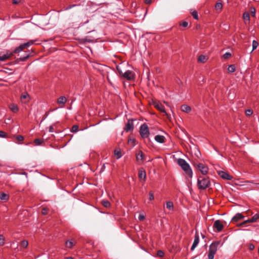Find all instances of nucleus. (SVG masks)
I'll return each instance as SVG.
<instances>
[{
  "label": "nucleus",
  "mask_w": 259,
  "mask_h": 259,
  "mask_svg": "<svg viewBox=\"0 0 259 259\" xmlns=\"http://www.w3.org/2000/svg\"><path fill=\"white\" fill-rule=\"evenodd\" d=\"M177 163L178 165L182 168V169L185 171L186 174H187L190 178H192V170L189 163H187L185 160L182 158H179L178 159Z\"/></svg>",
  "instance_id": "obj_1"
},
{
  "label": "nucleus",
  "mask_w": 259,
  "mask_h": 259,
  "mask_svg": "<svg viewBox=\"0 0 259 259\" xmlns=\"http://www.w3.org/2000/svg\"><path fill=\"white\" fill-rule=\"evenodd\" d=\"M209 178L199 177L197 180V186L199 189L204 190L210 186Z\"/></svg>",
  "instance_id": "obj_2"
},
{
  "label": "nucleus",
  "mask_w": 259,
  "mask_h": 259,
  "mask_svg": "<svg viewBox=\"0 0 259 259\" xmlns=\"http://www.w3.org/2000/svg\"><path fill=\"white\" fill-rule=\"evenodd\" d=\"M220 243V241H214L209 245L208 253V259H213L214 255L218 249Z\"/></svg>",
  "instance_id": "obj_3"
},
{
  "label": "nucleus",
  "mask_w": 259,
  "mask_h": 259,
  "mask_svg": "<svg viewBox=\"0 0 259 259\" xmlns=\"http://www.w3.org/2000/svg\"><path fill=\"white\" fill-rule=\"evenodd\" d=\"M139 132L141 136L144 139L149 137L150 133L149 127L146 123H144L141 125Z\"/></svg>",
  "instance_id": "obj_4"
},
{
  "label": "nucleus",
  "mask_w": 259,
  "mask_h": 259,
  "mask_svg": "<svg viewBox=\"0 0 259 259\" xmlns=\"http://www.w3.org/2000/svg\"><path fill=\"white\" fill-rule=\"evenodd\" d=\"M193 165L199 170L202 175H205L208 173V168L206 165L201 163H194Z\"/></svg>",
  "instance_id": "obj_5"
},
{
  "label": "nucleus",
  "mask_w": 259,
  "mask_h": 259,
  "mask_svg": "<svg viewBox=\"0 0 259 259\" xmlns=\"http://www.w3.org/2000/svg\"><path fill=\"white\" fill-rule=\"evenodd\" d=\"M34 41L31 40L26 43L21 44L18 47L16 48L13 53H20V52L22 51L24 49L27 48L29 47V46L32 45L34 44Z\"/></svg>",
  "instance_id": "obj_6"
},
{
  "label": "nucleus",
  "mask_w": 259,
  "mask_h": 259,
  "mask_svg": "<svg viewBox=\"0 0 259 259\" xmlns=\"http://www.w3.org/2000/svg\"><path fill=\"white\" fill-rule=\"evenodd\" d=\"M145 160L143 152L140 150L136 153V160L139 164H141Z\"/></svg>",
  "instance_id": "obj_7"
},
{
  "label": "nucleus",
  "mask_w": 259,
  "mask_h": 259,
  "mask_svg": "<svg viewBox=\"0 0 259 259\" xmlns=\"http://www.w3.org/2000/svg\"><path fill=\"white\" fill-rule=\"evenodd\" d=\"M218 174L219 176L223 179L231 180L233 179V177L226 171L220 170L218 171Z\"/></svg>",
  "instance_id": "obj_8"
},
{
  "label": "nucleus",
  "mask_w": 259,
  "mask_h": 259,
  "mask_svg": "<svg viewBox=\"0 0 259 259\" xmlns=\"http://www.w3.org/2000/svg\"><path fill=\"white\" fill-rule=\"evenodd\" d=\"M133 130H134L133 120V119H128L127 123L125 125L124 130L126 132H128L130 131H133Z\"/></svg>",
  "instance_id": "obj_9"
},
{
  "label": "nucleus",
  "mask_w": 259,
  "mask_h": 259,
  "mask_svg": "<svg viewBox=\"0 0 259 259\" xmlns=\"http://www.w3.org/2000/svg\"><path fill=\"white\" fill-rule=\"evenodd\" d=\"M154 107L158 109V110L160 111L162 113H164V115H167V113L165 110L164 106L159 102H155L154 103Z\"/></svg>",
  "instance_id": "obj_10"
},
{
  "label": "nucleus",
  "mask_w": 259,
  "mask_h": 259,
  "mask_svg": "<svg viewBox=\"0 0 259 259\" xmlns=\"http://www.w3.org/2000/svg\"><path fill=\"white\" fill-rule=\"evenodd\" d=\"M213 227L219 232L223 230L224 226L220 220H217L213 224Z\"/></svg>",
  "instance_id": "obj_11"
},
{
  "label": "nucleus",
  "mask_w": 259,
  "mask_h": 259,
  "mask_svg": "<svg viewBox=\"0 0 259 259\" xmlns=\"http://www.w3.org/2000/svg\"><path fill=\"white\" fill-rule=\"evenodd\" d=\"M199 242V236L198 234V233L196 232L194 237V240L193 242V243L191 247V250H193L195 249V248L196 247V246L198 245V243Z\"/></svg>",
  "instance_id": "obj_12"
},
{
  "label": "nucleus",
  "mask_w": 259,
  "mask_h": 259,
  "mask_svg": "<svg viewBox=\"0 0 259 259\" xmlns=\"http://www.w3.org/2000/svg\"><path fill=\"white\" fill-rule=\"evenodd\" d=\"M13 54V53L7 52L6 54H3L0 53V61H4L9 59Z\"/></svg>",
  "instance_id": "obj_13"
},
{
  "label": "nucleus",
  "mask_w": 259,
  "mask_h": 259,
  "mask_svg": "<svg viewBox=\"0 0 259 259\" xmlns=\"http://www.w3.org/2000/svg\"><path fill=\"white\" fill-rule=\"evenodd\" d=\"M123 76L127 80H131L134 77L132 71L131 70L126 71L123 74Z\"/></svg>",
  "instance_id": "obj_14"
},
{
  "label": "nucleus",
  "mask_w": 259,
  "mask_h": 259,
  "mask_svg": "<svg viewBox=\"0 0 259 259\" xmlns=\"http://www.w3.org/2000/svg\"><path fill=\"white\" fill-rule=\"evenodd\" d=\"M76 244V241L74 239L68 240L65 242V246L67 248H71Z\"/></svg>",
  "instance_id": "obj_15"
},
{
  "label": "nucleus",
  "mask_w": 259,
  "mask_h": 259,
  "mask_svg": "<svg viewBox=\"0 0 259 259\" xmlns=\"http://www.w3.org/2000/svg\"><path fill=\"white\" fill-rule=\"evenodd\" d=\"M138 177L140 179H143L144 181H145L146 178V174L145 170L143 168L139 169Z\"/></svg>",
  "instance_id": "obj_16"
},
{
  "label": "nucleus",
  "mask_w": 259,
  "mask_h": 259,
  "mask_svg": "<svg viewBox=\"0 0 259 259\" xmlns=\"http://www.w3.org/2000/svg\"><path fill=\"white\" fill-rule=\"evenodd\" d=\"M244 218V216L240 213H238L236 214L235 216L232 219V222L233 223H236L239 220H241Z\"/></svg>",
  "instance_id": "obj_17"
},
{
  "label": "nucleus",
  "mask_w": 259,
  "mask_h": 259,
  "mask_svg": "<svg viewBox=\"0 0 259 259\" xmlns=\"http://www.w3.org/2000/svg\"><path fill=\"white\" fill-rule=\"evenodd\" d=\"M154 139L156 142L159 143H163L165 142V137L162 135H156Z\"/></svg>",
  "instance_id": "obj_18"
},
{
  "label": "nucleus",
  "mask_w": 259,
  "mask_h": 259,
  "mask_svg": "<svg viewBox=\"0 0 259 259\" xmlns=\"http://www.w3.org/2000/svg\"><path fill=\"white\" fill-rule=\"evenodd\" d=\"M208 59V57L207 56L201 55L198 58V62L200 63H204L206 62Z\"/></svg>",
  "instance_id": "obj_19"
},
{
  "label": "nucleus",
  "mask_w": 259,
  "mask_h": 259,
  "mask_svg": "<svg viewBox=\"0 0 259 259\" xmlns=\"http://www.w3.org/2000/svg\"><path fill=\"white\" fill-rule=\"evenodd\" d=\"M10 109L14 113H17L19 111V108L16 104H11L9 106Z\"/></svg>",
  "instance_id": "obj_20"
},
{
  "label": "nucleus",
  "mask_w": 259,
  "mask_h": 259,
  "mask_svg": "<svg viewBox=\"0 0 259 259\" xmlns=\"http://www.w3.org/2000/svg\"><path fill=\"white\" fill-rule=\"evenodd\" d=\"M181 109L183 112H184L186 113H189L191 110V107L187 105H185V104L182 105Z\"/></svg>",
  "instance_id": "obj_21"
},
{
  "label": "nucleus",
  "mask_w": 259,
  "mask_h": 259,
  "mask_svg": "<svg viewBox=\"0 0 259 259\" xmlns=\"http://www.w3.org/2000/svg\"><path fill=\"white\" fill-rule=\"evenodd\" d=\"M67 102V99L64 96H61L57 100V103L60 105H64Z\"/></svg>",
  "instance_id": "obj_22"
},
{
  "label": "nucleus",
  "mask_w": 259,
  "mask_h": 259,
  "mask_svg": "<svg viewBox=\"0 0 259 259\" xmlns=\"http://www.w3.org/2000/svg\"><path fill=\"white\" fill-rule=\"evenodd\" d=\"M29 95L27 93H25L21 96V100L24 103L29 101Z\"/></svg>",
  "instance_id": "obj_23"
},
{
  "label": "nucleus",
  "mask_w": 259,
  "mask_h": 259,
  "mask_svg": "<svg viewBox=\"0 0 259 259\" xmlns=\"http://www.w3.org/2000/svg\"><path fill=\"white\" fill-rule=\"evenodd\" d=\"M223 8V4L221 3H217L215 5V9L218 11V13L221 12Z\"/></svg>",
  "instance_id": "obj_24"
},
{
  "label": "nucleus",
  "mask_w": 259,
  "mask_h": 259,
  "mask_svg": "<svg viewBox=\"0 0 259 259\" xmlns=\"http://www.w3.org/2000/svg\"><path fill=\"white\" fill-rule=\"evenodd\" d=\"M9 196L5 193H0V199L2 200H8Z\"/></svg>",
  "instance_id": "obj_25"
},
{
  "label": "nucleus",
  "mask_w": 259,
  "mask_h": 259,
  "mask_svg": "<svg viewBox=\"0 0 259 259\" xmlns=\"http://www.w3.org/2000/svg\"><path fill=\"white\" fill-rule=\"evenodd\" d=\"M166 207L169 210L174 209V204L171 201H167L166 203Z\"/></svg>",
  "instance_id": "obj_26"
},
{
  "label": "nucleus",
  "mask_w": 259,
  "mask_h": 259,
  "mask_svg": "<svg viewBox=\"0 0 259 259\" xmlns=\"http://www.w3.org/2000/svg\"><path fill=\"white\" fill-rule=\"evenodd\" d=\"M44 142V140L41 139H36L34 140V144L35 146H39Z\"/></svg>",
  "instance_id": "obj_27"
},
{
  "label": "nucleus",
  "mask_w": 259,
  "mask_h": 259,
  "mask_svg": "<svg viewBox=\"0 0 259 259\" xmlns=\"http://www.w3.org/2000/svg\"><path fill=\"white\" fill-rule=\"evenodd\" d=\"M101 204L105 207H109L110 206V203L107 200H103L101 201Z\"/></svg>",
  "instance_id": "obj_28"
},
{
  "label": "nucleus",
  "mask_w": 259,
  "mask_h": 259,
  "mask_svg": "<svg viewBox=\"0 0 259 259\" xmlns=\"http://www.w3.org/2000/svg\"><path fill=\"white\" fill-rule=\"evenodd\" d=\"M228 70L230 73L234 72L236 70V67L235 65H230L228 66Z\"/></svg>",
  "instance_id": "obj_29"
},
{
  "label": "nucleus",
  "mask_w": 259,
  "mask_h": 259,
  "mask_svg": "<svg viewBox=\"0 0 259 259\" xmlns=\"http://www.w3.org/2000/svg\"><path fill=\"white\" fill-rule=\"evenodd\" d=\"M28 244V241L26 240H23L20 242V247L25 248L27 247Z\"/></svg>",
  "instance_id": "obj_30"
},
{
  "label": "nucleus",
  "mask_w": 259,
  "mask_h": 259,
  "mask_svg": "<svg viewBox=\"0 0 259 259\" xmlns=\"http://www.w3.org/2000/svg\"><path fill=\"white\" fill-rule=\"evenodd\" d=\"M114 154L116 156L117 159H119L122 156L120 151L118 150H114Z\"/></svg>",
  "instance_id": "obj_31"
},
{
  "label": "nucleus",
  "mask_w": 259,
  "mask_h": 259,
  "mask_svg": "<svg viewBox=\"0 0 259 259\" xmlns=\"http://www.w3.org/2000/svg\"><path fill=\"white\" fill-rule=\"evenodd\" d=\"M11 247L14 250L17 249L18 247V243L17 242H12L11 243Z\"/></svg>",
  "instance_id": "obj_32"
},
{
  "label": "nucleus",
  "mask_w": 259,
  "mask_h": 259,
  "mask_svg": "<svg viewBox=\"0 0 259 259\" xmlns=\"http://www.w3.org/2000/svg\"><path fill=\"white\" fill-rule=\"evenodd\" d=\"M243 18L245 20L249 21L250 16L248 12H245L243 14Z\"/></svg>",
  "instance_id": "obj_33"
},
{
  "label": "nucleus",
  "mask_w": 259,
  "mask_h": 259,
  "mask_svg": "<svg viewBox=\"0 0 259 259\" xmlns=\"http://www.w3.org/2000/svg\"><path fill=\"white\" fill-rule=\"evenodd\" d=\"M191 13V14L193 16V18L195 19H196V20H198V13H197V12L196 11L194 10V11H192Z\"/></svg>",
  "instance_id": "obj_34"
},
{
  "label": "nucleus",
  "mask_w": 259,
  "mask_h": 259,
  "mask_svg": "<svg viewBox=\"0 0 259 259\" xmlns=\"http://www.w3.org/2000/svg\"><path fill=\"white\" fill-rule=\"evenodd\" d=\"M258 220H259V212L258 213L255 214L252 217V221H254V222H256Z\"/></svg>",
  "instance_id": "obj_35"
},
{
  "label": "nucleus",
  "mask_w": 259,
  "mask_h": 259,
  "mask_svg": "<svg viewBox=\"0 0 259 259\" xmlns=\"http://www.w3.org/2000/svg\"><path fill=\"white\" fill-rule=\"evenodd\" d=\"M30 57L29 54H27L26 56L23 57H20L18 59L19 61H25Z\"/></svg>",
  "instance_id": "obj_36"
},
{
  "label": "nucleus",
  "mask_w": 259,
  "mask_h": 259,
  "mask_svg": "<svg viewBox=\"0 0 259 259\" xmlns=\"http://www.w3.org/2000/svg\"><path fill=\"white\" fill-rule=\"evenodd\" d=\"M258 46V43L257 41L254 40L252 41V51L254 50Z\"/></svg>",
  "instance_id": "obj_37"
},
{
  "label": "nucleus",
  "mask_w": 259,
  "mask_h": 259,
  "mask_svg": "<svg viewBox=\"0 0 259 259\" xmlns=\"http://www.w3.org/2000/svg\"><path fill=\"white\" fill-rule=\"evenodd\" d=\"M78 131V126L77 125H74L72 126L71 130V132L72 133H76Z\"/></svg>",
  "instance_id": "obj_38"
},
{
  "label": "nucleus",
  "mask_w": 259,
  "mask_h": 259,
  "mask_svg": "<svg viewBox=\"0 0 259 259\" xmlns=\"http://www.w3.org/2000/svg\"><path fill=\"white\" fill-rule=\"evenodd\" d=\"M5 244V237L3 235H0V246H3Z\"/></svg>",
  "instance_id": "obj_39"
},
{
  "label": "nucleus",
  "mask_w": 259,
  "mask_h": 259,
  "mask_svg": "<svg viewBox=\"0 0 259 259\" xmlns=\"http://www.w3.org/2000/svg\"><path fill=\"white\" fill-rule=\"evenodd\" d=\"M164 252L161 250H158L157 252V255L160 257H163L164 256Z\"/></svg>",
  "instance_id": "obj_40"
},
{
  "label": "nucleus",
  "mask_w": 259,
  "mask_h": 259,
  "mask_svg": "<svg viewBox=\"0 0 259 259\" xmlns=\"http://www.w3.org/2000/svg\"><path fill=\"white\" fill-rule=\"evenodd\" d=\"M231 56V54L229 52H227L223 55V58L225 59H228Z\"/></svg>",
  "instance_id": "obj_41"
},
{
  "label": "nucleus",
  "mask_w": 259,
  "mask_h": 259,
  "mask_svg": "<svg viewBox=\"0 0 259 259\" xmlns=\"http://www.w3.org/2000/svg\"><path fill=\"white\" fill-rule=\"evenodd\" d=\"M16 140L19 142L23 141L24 137L21 135H17L16 137Z\"/></svg>",
  "instance_id": "obj_42"
},
{
  "label": "nucleus",
  "mask_w": 259,
  "mask_h": 259,
  "mask_svg": "<svg viewBox=\"0 0 259 259\" xmlns=\"http://www.w3.org/2000/svg\"><path fill=\"white\" fill-rule=\"evenodd\" d=\"M48 211H49V209L48 208L45 207L42 209L41 213L44 215H46L47 214H48Z\"/></svg>",
  "instance_id": "obj_43"
},
{
  "label": "nucleus",
  "mask_w": 259,
  "mask_h": 259,
  "mask_svg": "<svg viewBox=\"0 0 259 259\" xmlns=\"http://www.w3.org/2000/svg\"><path fill=\"white\" fill-rule=\"evenodd\" d=\"M0 137L1 138H7V135L5 132L0 131Z\"/></svg>",
  "instance_id": "obj_44"
},
{
  "label": "nucleus",
  "mask_w": 259,
  "mask_h": 259,
  "mask_svg": "<svg viewBox=\"0 0 259 259\" xmlns=\"http://www.w3.org/2000/svg\"><path fill=\"white\" fill-rule=\"evenodd\" d=\"M149 200H154V194L152 192V191H150L149 193Z\"/></svg>",
  "instance_id": "obj_45"
},
{
  "label": "nucleus",
  "mask_w": 259,
  "mask_h": 259,
  "mask_svg": "<svg viewBox=\"0 0 259 259\" xmlns=\"http://www.w3.org/2000/svg\"><path fill=\"white\" fill-rule=\"evenodd\" d=\"M253 112L250 109H247L245 111V114L247 116L251 115L252 114Z\"/></svg>",
  "instance_id": "obj_46"
},
{
  "label": "nucleus",
  "mask_w": 259,
  "mask_h": 259,
  "mask_svg": "<svg viewBox=\"0 0 259 259\" xmlns=\"http://www.w3.org/2000/svg\"><path fill=\"white\" fill-rule=\"evenodd\" d=\"M139 220L140 221H142L143 220H145V215L143 214H140V215H139V218H138Z\"/></svg>",
  "instance_id": "obj_47"
},
{
  "label": "nucleus",
  "mask_w": 259,
  "mask_h": 259,
  "mask_svg": "<svg viewBox=\"0 0 259 259\" xmlns=\"http://www.w3.org/2000/svg\"><path fill=\"white\" fill-rule=\"evenodd\" d=\"M188 23L186 21H184V22H182L181 24H180V25H181L182 26L184 27H186L188 26Z\"/></svg>",
  "instance_id": "obj_48"
},
{
  "label": "nucleus",
  "mask_w": 259,
  "mask_h": 259,
  "mask_svg": "<svg viewBox=\"0 0 259 259\" xmlns=\"http://www.w3.org/2000/svg\"><path fill=\"white\" fill-rule=\"evenodd\" d=\"M77 5H70L68 7H66L64 10L65 11H67V10H68L75 6H76Z\"/></svg>",
  "instance_id": "obj_49"
},
{
  "label": "nucleus",
  "mask_w": 259,
  "mask_h": 259,
  "mask_svg": "<svg viewBox=\"0 0 259 259\" xmlns=\"http://www.w3.org/2000/svg\"><path fill=\"white\" fill-rule=\"evenodd\" d=\"M54 125H55V124H54V125H52L50 126V127H49V132H50V133H53V132H54L55 131V130H54Z\"/></svg>",
  "instance_id": "obj_50"
},
{
  "label": "nucleus",
  "mask_w": 259,
  "mask_h": 259,
  "mask_svg": "<svg viewBox=\"0 0 259 259\" xmlns=\"http://www.w3.org/2000/svg\"><path fill=\"white\" fill-rule=\"evenodd\" d=\"M250 13L252 14V16L254 17L255 14V9L254 8H251Z\"/></svg>",
  "instance_id": "obj_51"
},
{
  "label": "nucleus",
  "mask_w": 259,
  "mask_h": 259,
  "mask_svg": "<svg viewBox=\"0 0 259 259\" xmlns=\"http://www.w3.org/2000/svg\"><path fill=\"white\" fill-rule=\"evenodd\" d=\"M254 221H252V218L250 219H248L246 221L243 222V224H246L247 223H253Z\"/></svg>",
  "instance_id": "obj_52"
},
{
  "label": "nucleus",
  "mask_w": 259,
  "mask_h": 259,
  "mask_svg": "<svg viewBox=\"0 0 259 259\" xmlns=\"http://www.w3.org/2000/svg\"><path fill=\"white\" fill-rule=\"evenodd\" d=\"M21 2V0H13V4H18Z\"/></svg>",
  "instance_id": "obj_53"
},
{
  "label": "nucleus",
  "mask_w": 259,
  "mask_h": 259,
  "mask_svg": "<svg viewBox=\"0 0 259 259\" xmlns=\"http://www.w3.org/2000/svg\"><path fill=\"white\" fill-rule=\"evenodd\" d=\"M249 248L250 250H253L254 248V246L252 244H250L249 245Z\"/></svg>",
  "instance_id": "obj_54"
},
{
  "label": "nucleus",
  "mask_w": 259,
  "mask_h": 259,
  "mask_svg": "<svg viewBox=\"0 0 259 259\" xmlns=\"http://www.w3.org/2000/svg\"><path fill=\"white\" fill-rule=\"evenodd\" d=\"M152 2V0H145V3L146 4H150Z\"/></svg>",
  "instance_id": "obj_55"
},
{
  "label": "nucleus",
  "mask_w": 259,
  "mask_h": 259,
  "mask_svg": "<svg viewBox=\"0 0 259 259\" xmlns=\"http://www.w3.org/2000/svg\"><path fill=\"white\" fill-rule=\"evenodd\" d=\"M245 224H243V223H242L240 224L239 225V226H241V227H242V226H243Z\"/></svg>",
  "instance_id": "obj_56"
},
{
  "label": "nucleus",
  "mask_w": 259,
  "mask_h": 259,
  "mask_svg": "<svg viewBox=\"0 0 259 259\" xmlns=\"http://www.w3.org/2000/svg\"><path fill=\"white\" fill-rule=\"evenodd\" d=\"M117 69H118V71H119V73H120V74H122V75H123V73L122 72V71H120V70H119L118 69V68H117Z\"/></svg>",
  "instance_id": "obj_57"
},
{
  "label": "nucleus",
  "mask_w": 259,
  "mask_h": 259,
  "mask_svg": "<svg viewBox=\"0 0 259 259\" xmlns=\"http://www.w3.org/2000/svg\"><path fill=\"white\" fill-rule=\"evenodd\" d=\"M65 259H73L72 257H67Z\"/></svg>",
  "instance_id": "obj_58"
},
{
  "label": "nucleus",
  "mask_w": 259,
  "mask_h": 259,
  "mask_svg": "<svg viewBox=\"0 0 259 259\" xmlns=\"http://www.w3.org/2000/svg\"><path fill=\"white\" fill-rule=\"evenodd\" d=\"M164 103L165 104H166V105H168V103H167V102H165V101H164Z\"/></svg>",
  "instance_id": "obj_59"
},
{
  "label": "nucleus",
  "mask_w": 259,
  "mask_h": 259,
  "mask_svg": "<svg viewBox=\"0 0 259 259\" xmlns=\"http://www.w3.org/2000/svg\"><path fill=\"white\" fill-rule=\"evenodd\" d=\"M48 115V114L46 113V117H47Z\"/></svg>",
  "instance_id": "obj_60"
},
{
  "label": "nucleus",
  "mask_w": 259,
  "mask_h": 259,
  "mask_svg": "<svg viewBox=\"0 0 259 259\" xmlns=\"http://www.w3.org/2000/svg\"><path fill=\"white\" fill-rule=\"evenodd\" d=\"M23 212H24V214H26V213L27 212H26V211H23Z\"/></svg>",
  "instance_id": "obj_61"
}]
</instances>
